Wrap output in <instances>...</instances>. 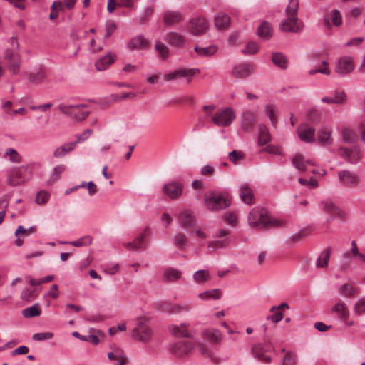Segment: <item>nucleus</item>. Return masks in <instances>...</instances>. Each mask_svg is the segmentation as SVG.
<instances>
[{"label":"nucleus","mask_w":365,"mask_h":365,"mask_svg":"<svg viewBox=\"0 0 365 365\" xmlns=\"http://www.w3.org/2000/svg\"><path fill=\"white\" fill-rule=\"evenodd\" d=\"M97 96L89 101L96 103L98 106H103L111 104L114 102H121L133 100L136 96V93H96Z\"/></svg>","instance_id":"1"},{"label":"nucleus","mask_w":365,"mask_h":365,"mask_svg":"<svg viewBox=\"0 0 365 365\" xmlns=\"http://www.w3.org/2000/svg\"><path fill=\"white\" fill-rule=\"evenodd\" d=\"M249 225L258 228L274 226L275 222L267 213L266 210L260 207L253 208L248 216Z\"/></svg>","instance_id":"2"},{"label":"nucleus","mask_w":365,"mask_h":365,"mask_svg":"<svg viewBox=\"0 0 365 365\" xmlns=\"http://www.w3.org/2000/svg\"><path fill=\"white\" fill-rule=\"evenodd\" d=\"M205 202L208 209L217 211L229 207L231 205V200L228 195L225 193H211L205 196Z\"/></svg>","instance_id":"3"},{"label":"nucleus","mask_w":365,"mask_h":365,"mask_svg":"<svg viewBox=\"0 0 365 365\" xmlns=\"http://www.w3.org/2000/svg\"><path fill=\"white\" fill-rule=\"evenodd\" d=\"M86 107H87V106L84 103L76 105L61 103L58 105V109L61 113L72 117L76 121H82L88 117L89 114L88 111H81L78 110L80 108Z\"/></svg>","instance_id":"4"},{"label":"nucleus","mask_w":365,"mask_h":365,"mask_svg":"<svg viewBox=\"0 0 365 365\" xmlns=\"http://www.w3.org/2000/svg\"><path fill=\"white\" fill-rule=\"evenodd\" d=\"M236 115L234 110L230 108L216 112L212 118V122L217 126L227 127L230 125Z\"/></svg>","instance_id":"5"},{"label":"nucleus","mask_w":365,"mask_h":365,"mask_svg":"<svg viewBox=\"0 0 365 365\" xmlns=\"http://www.w3.org/2000/svg\"><path fill=\"white\" fill-rule=\"evenodd\" d=\"M208 29L209 22L204 17L195 16L190 20L188 30L193 35H202L207 31Z\"/></svg>","instance_id":"6"},{"label":"nucleus","mask_w":365,"mask_h":365,"mask_svg":"<svg viewBox=\"0 0 365 365\" xmlns=\"http://www.w3.org/2000/svg\"><path fill=\"white\" fill-rule=\"evenodd\" d=\"M355 67L354 58L350 56L341 57L336 63L335 71L341 76L351 73Z\"/></svg>","instance_id":"7"},{"label":"nucleus","mask_w":365,"mask_h":365,"mask_svg":"<svg viewBox=\"0 0 365 365\" xmlns=\"http://www.w3.org/2000/svg\"><path fill=\"white\" fill-rule=\"evenodd\" d=\"M183 191V185L178 181H172L163 186L162 192L172 200L179 198Z\"/></svg>","instance_id":"8"},{"label":"nucleus","mask_w":365,"mask_h":365,"mask_svg":"<svg viewBox=\"0 0 365 365\" xmlns=\"http://www.w3.org/2000/svg\"><path fill=\"white\" fill-rule=\"evenodd\" d=\"M132 336L135 339L148 343L152 339V330L145 323L140 322L133 329Z\"/></svg>","instance_id":"9"},{"label":"nucleus","mask_w":365,"mask_h":365,"mask_svg":"<svg viewBox=\"0 0 365 365\" xmlns=\"http://www.w3.org/2000/svg\"><path fill=\"white\" fill-rule=\"evenodd\" d=\"M28 168L29 165L14 168L8 178L9 184L12 186H17L26 182L27 179L24 177V173L28 170Z\"/></svg>","instance_id":"10"},{"label":"nucleus","mask_w":365,"mask_h":365,"mask_svg":"<svg viewBox=\"0 0 365 365\" xmlns=\"http://www.w3.org/2000/svg\"><path fill=\"white\" fill-rule=\"evenodd\" d=\"M280 28L285 32L297 33L302 29L303 24L297 16H287V19L281 22Z\"/></svg>","instance_id":"11"},{"label":"nucleus","mask_w":365,"mask_h":365,"mask_svg":"<svg viewBox=\"0 0 365 365\" xmlns=\"http://www.w3.org/2000/svg\"><path fill=\"white\" fill-rule=\"evenodd\" d=\"M272 350V347L270 344H257L252 346V352L255 356L265 363H269L272 361L271 356L267 354V353L271 352Z\"/></svg>","instance_id":"12"},{"label":"nucleus","mask_w":365,"mask_h":365,"mask_svg":"<svg viewBox=\"0 0 365 365\" xmlns=\"http://www.w3.org/2000/svg\"><path fill=\"white\" fill-rule=\"evenodd\" d=\"M199 73V71L195 68H180L165 75L164 78L166 81L175 80L184 78L188 81L190 78Z\"/></svg>","instance_id":"13"},{"label":"nucleus","mask_w":365,"mask_h":365,"mask_svg":"<svg viewBox=\"0 0 365 365\" xmlns=\"http://www.w3.org/2000/svg\"><path fill=\"white\" fill-rule=\"evenodd\" d=\"M194 349V344L188 341H180L170 346V351L178 357H182Z\"/></svg>","instance_id":"14"},{"label":"nucleus","mask_w":365,"mask_h":365,"mask_svg":"<svg viewBox=\"0 0 365 365\" xmlns=\"http://www.w3.org/2000/svg\"><path fill=\"white\" fill-rule=\"evenodd\" d=\"M297 133L301 140L305 143H313L315 140V129L307 124L300 125Z\"/></svg>","instance_id":"15"},{"label":"nucleus","mask_w":365,"mask_h":365,"mask_svg":"<svg viewBox=\"0 0 365 365\" xmlns=\"http://www.w3.org/2000/svg\"><path fill=\"white\" fill-rule=\"evenodd\" d=\"M338 153L351 163H356L361 157V150L357 147H353L351 149L340 148Z\"/></svg>","instance_id":"16"},{"label":"nucleus","mask_w":365,"mask_h":365,"mask_svg":"<svg viewBox=\"0 0 365 365\" xmlns=\"http://www.w3.org/2000/svg\"><path fill=\"white\" fill-rule=\"evenodd\" d=\"M178 218L181 226L185 229L193 227L197 223L194 213L188 210L178 214Z\"/></svg>","instance_id":"17"},{"label":"nucleus","mask_w":365,"mask_h":365,"mask_svg":"<svg viewBox=\"0 0 365 365\" xmlns=\"http://www.w3.org/2000/svg\"><path fill=\"white\" fill-rule=\"evenodd\" d=\"M117 56L113 52H108L106 56L98 58L95 63L96 69L102 71L108 69L116 60Z\"/></svg>","instance_id":"18"},{"label":"nucleus","mask_w":365,"mask_h":365,"mask_svg":"<svg viewBox=\"0 0 365 365\" xmlns=\"http://www.w3.org/2000/svg\"><path fill=\"white\" fill-rule=\"evenodd\" d=\"M341 182L349 186H356L359 183V176L349 170H341L338 173Z\"/></svg>","instance_id":"19"},{"label":"nucleus","mask_w":365,"mask_h":365,"mask_svg":"<svg viewBox=\"0 0 365 365\" xmlns=\"http://www.w3.org/2000/svg\"><path fill=\"white\" fill-rule=\"evenodd\" d=\"M254 66L251 63H242L235 66L232 70V73L237 78H245L253 73Z\"/></svg>","instance_id":"20"},{"label":"nucleus","mask_w":365,"mask_h":365,"mask_svg":"<svg viewBox=\"0 0 365 365\" xmlns=\"http://www.w3.org/2000/svg\"><path fill=\"white\" fill-rule=\"evenodd\" d=\"M202 336L212 344L219 345L222 341V334L218 329L213 328L205 329L202 331Z\"/></svg>","instance_id":"21"},{"label":"nucleus","mask_w":365,"mask_h":365,"mask_svg":"<svg viewBox=\"0 0 365 365\" xmlns=\"http://www.w3.org/2000/svg\"><path fill=\"white\" fill-rule=\"evenodd\" d=\"M322 210L328 214H334L340 217H344L345 213L331 200H322L320 202Z\"/></svg>","instance_id":"22"},{"label":"nucleus","mask_w":365,"mask_h":365,"mask_svg":"<svg viewBox=\"0 0 365 365\" xmlns=\"http://www.w3.org/2000/svg\"><path fill=\"white\" fill-rule=\"evenodd\" d=\"M148 227L145 228L143 232L138 237H136L133 242L124 243V247L129 250L137 251L138 250L145 248V237Z\"/></svg>","instance_id":"23"},{"label":"nucleus","mask_w":365,"mask_h":365,"mask_svg":"<svg viewBox=\"0 0 365 365\" xmlns=\"http://www.w3.org/2000/svg\"><path fill=\"white\" fill-rule=\"evenodd\" d=\"M256 119V115L250 110H247L243 113L242 116L241 127L245 132H250L252 130L255 122Z\"/></svg>","instance_id":"24"},{"label":"nucleus","mask_w":365,"mask_h":365,"mask_svg":"<svg viewBox=\"0 0 365 365\" xmlns=\"http://www.w3.org/2000/svg\"><path fill=\"white\" fill-rule=\"evenodd\" d=\"M108 359H118V363L113 365H125L128 361L125 351L117 346L112 347V351L108 354Z\"/></svg>","instance_id":"25"},{"label":"nucleus","mask_w":365,"mask_h":365,"mask_svg":"<svg viewBox=\"0 0 365 365\" xmlns=\"http://www.w3.org/2000/svg\"><path fill=\"white\" fill-rule=\"evenodd\" d=\"M137 0H108L107 9L113 13L117 7L131 8Z\"/></svg>","instance_id":"26"},{"label":"nucleus","mask_w":365,"mask_h":365,"mask_svg":"<svg viewBox=\"0 0 365 365\" xmlns=\"http://www.w3.org/2000/svg\"><path fill=\"white\" fill-rule=\"evenodd\" d=\"M188 325L187 324H182L180 326L171 325L170 327V332L177 337L192 338V334L187 331Z\"/></svg>","instance_id":"27"},{"label":"nucleus","mask_w":365,"mask_h":365,"mask_svg":"<svg viewBox=\"0 0 365 365\" xmlns=\"http://www.w3.org/2000/svg\"><path fill=\"white\" fill-rule=\"evenodd\" d=\"M165 39L170 45L181 47L185 43V37L176 32H170L165 35Z\"/></svg>","instance_id":"28"},{"label":"nucleus","mask_w":365,"mask_h":365,"mask_svg":"<svg viewBox=\"0 0 365 365\" xmlns=\"http://www.w3.org/2000/svg\"><path fill=\"white\" fill-rule=\"evenodd\" d=\"M230 23V16L224 13L220 12L215 16V26L218 30L226 29Z\"/></svg>","instance_id":"29"},{"label":"nucleus","mask_w":365,"mask_h":365,"mask_svg":"<svg viewBox=\"0 0 365 365\" xmlns=\"http://www.w3.org/2000/svg\"><path fill=\"white\" fill-rule=\"evenodd\" d=\"M258 145L262 146L268 143L271 140V135L268 128L264 125L259 124L258 125Z\"/></svg>","instance_id":"30"},{"label":"nucleus","mask_w":365,"mask_h":365,"mask_svg":"<svg viewBox=\"0 0 365 365\" xmlns=\"http://www.w3.org/2000/svg\"><path fill=\"white\" fill-rule=\"evenodd\" d=\"M240 196L241 200L246 204L254 203V195L252 190L247 185H243L240 188Z\"/></svg>","instance_id":"31"},{"label":"nucleus","mask_w":365,"mask_h":365,"mask_svg":"<svg viewBox=\"0 0 365 365\" xmlns=\"http://www.w3.org/2000/svg\"><path fill=\"white\" fill-rule=\"evenodd\" d=\"M76 145L77 142L66 143L56 149L53 153V156L55 158H62L67 153L71 152L76 148Z\"/></svg>","instance_id":"32"},{"label":"nucleus","mask_w":365,"mask_h":365,"mask_svg":"<svg viewBox=\"0 0 365 365\" xmlns=\"http://www.w3.org/2000/svg\"><path fill=\"white\" fill-rule=\"evenodd\" d=\"M148 46V41L142 36L133 38L128 43L130 49H144Z\"/></svg>","instance_id":"33"},{"label":"nucleus","mask_w":365,"mask_h":365,"mask_svg":"<svg viewBox=\"0 0 365 365\" xmlns=\"http://www.w3.org/2000/svg\"><path fill=\"white\" fill-rule=\"evenodd\" d=\"M195 51L198 56L201 57H210L217 51V47L215 45H211L207 47L195 46Z\"/></svg>","instance_id":"34"},{"label":"nucleus","mask_w":365,"mask_h":365,"mask_svg":"<svg viewBox=\"0 0 365 365\" xmlns=\"http://www.w3.org/2000/svg\"><path fill=\"white\" fill-rule=\"evenodd\" d=\"M182 19V14L178 11H168L164 14L163 20L166 24L172 25L180 21Z\"/></svg>","instance_id":"35"},{"label":"nucleus","mask_w":365,"mask_h":365,"mask_svg":"<svg viewBox=\"0 0 365 365\" xmlns=\"http://www.w3.org/2000/svg\"><path fill=\"white\" fill-rule=\"evenodd\" d=\"M322 101L327 103L341 104L346 101V96L345 93H334L333 96L324 97Z\"/></svg>","instance_id":"36"},{"label":"nucleus","mask_w":365,"mask_h":365,"mask_svg":"<svg viewBox=\"0 0 365 365\" xmlns=\"http://www.w3.org/2000/svg\"><path fill=\"white\" fill-rule=\"evenodd\" d=\"M257 35L261 38L267 40L269 39L272 34V29L270 24L268 22H263L257 29Z\"/></svg>","instance_id":"37"},{"label":"nucleus","mask_w":365,"mask_h":365,"mask_svg":"<svg viewBox=\"0 0 365 365\" xmlns=\"http://www.w3.org/2000/svg\"><path fill=\"white\" fill-rule=\"evenodd\" d=\"M331 255V247H328L319 255L317 260V267L325 268L328 266L329 260Z\"/></svg>","instance_id":"38"},{"label":"nucleus","mask_w":365,"mask_h":365,"mask_svg":"<svg viewBox=\"0 0 365 365\" xmlns=\"http://www.w3.org/2000/svg\"><path fill=\"white\" fill-rule=\"evenodd\" d=\"M273 63L282 69H286L288 66L287 57L282 53H274L272 54Z\"/></svg>","instance_id":"39"},{"label":"nucleus","mask_w":365,"mask_h":365,"mask_svg":"<svg viewBox=\"0 0 365 365\" xmlns=\"http://www.w3.org/2000/svg\"><path fill=\"white\" fill-rule=\"evenodd\" d=\"M333 312L338 314V317L342 319H346L349 317V312L346 304L343 302H339L336 304L333 309Z\"/></svg>","instance_id":"40"},{"label":"nucleus","mask_w":365,"mask_h":365,"mask_svg":"<svg viewBox=\"0 0 365 365\" xmlns=\"http://www.w3.org/2000/svg\"><path fill=\"white\" fill-rule=\"evenodd\" d=\"M331 129L327 128H324L318 131L317 140L318 142L321 144L329 143L331 144L332 140L330 138L331 136Z\"/></svg>","instance_id":"41"},{"label":"nucleus","mask_w":365,"mask_h":365,"mask_svg":"<svg viewBox=\"0 0 365 365\" xmlns=\"http://www.w3.org/2000/svg\"><path fill=\"white\" fill-rule=\"evenodd\" d=\"M322 73L324 75L329 76L331 73L330 68L328 65V62L326 61H323L321 62L320 65L316 68H312L309 71V75H314L316 73Z\"/></svg>","instance_id":"42"},{"label":"nucleus","mask_w":365,"mask_h":365,"mask_svg":"<svg viewBox=\"0 0 365 365\" xmlns=\"http://www.w3.org/2000/svg\"><path fill=\"white\" fill-rule=\"evenodd\" d=\"M45 75L46 71L44 68H39L38 70L30 73L29 80L34 84H38L43 80Z\"/></svg>","instance_id":"43"},{"label":"nucleus","mask_w":365,"mask_h":365,"mask_svg":"<svg viewBox=\"0 0 365 365\" xmlns=\"http://www.w3.org/2000/svg\"><path fill=\"white\" fill-rule=\"evenodd\" d=\"M222 296V292L220 289H215L212 290L205 291L204 292L200 293L198 297L202 299H218Z\"/></svg>","instance_id":"44"},{"label":"nucleus","mask_w":365,"mask_h":365,"mask_svg":"<svg viewBox=\"0 0 365 365\" xmlns=\"http://www.w3.org/2000/svg\"><path fill=\"white\" fill-rule=\"evenodd\" d=\"M180 277L181 272L175 269L169 268L164 272V278L167 282H174L179 279Z\"/></svg>","instance_id":"45"},{"label":"nucleus","mask_w":365,"mask_h":365,"mask_svg":"<svg viewBox=\"0 0 365 365\" xmlns=\"http://www.w3.org/2000/svg\"><path fill=\"white\" fill-rule=\"evenodd\" d=\"M22 314L26 318L38 317L41 314V310L38 304L27 307L22 310Z\"/></svg>","instance_id":"46"},{"label":"nucleus","mask_w":365,"mask_h":365,"mask_svg":"<svg viewBox=\"0 0 365 365\" xmlns=\"http://www.w3.org/2000/svg\"><path fill=\"white\" fill-rule=\"evenodd\" d=\"M93 238L91 235H86L76 240L69 242L74 247H85L92 244Z\"/></svg>","instance_id":"47"},{"label":"nucleus","mask_w":365,"mask_h":365,"mask_svg":"<svg viewBox=\"0 0 365 365\" xmlns=\"http://www.w3.org/2000/svg\"><path fill=\"white\" fill-rule=\"evenodd\" d=\"M299 7V0H289L286 8L287 16H297Z\"/></svg>","instance_id":"48"},{"label":"nucleus","mask_w":365,"mask_h":365,"mask_svg":"<svg viewBox=\"0 0 365 365\" xmlns=\"http://www.w3.org/2000/svg\"><path fill=\"white\" fill-rule=\"evenodd\" d=\"M309 235V230L307 228H303L300 230L299 232L292 235L289 238V242L292 243H295L302 240L304 237H307Z\"/></svg>","instance_id":"49"},{"label":"nucleus","mask_w":365,"mask_h":365,"mask_svg":"<svg viewBox=\"0 0 365 365\" xmlns=\"http://www.w3.org/2000/svg\"><path fill=\"white\" fill-rule=\"evenodd\" d=\"M193 278L196 282L200 283L209 280L210 277L207 270L201 269L194 274Z\"/></svg>","instance_id":"50"},{"label":"nucleus","mask_w":365,"mask_h":365,"mask_svg":"<svg viewBox=\"0 0 365 365\" xmlns=\"http://www.w3.org/2000/svg\"><path fill=\"white\" fill-rule=\"evenodd\" d=\"M270 312L272 314L268 316L267 319L272 320L273 323H277L283 319V313L277 308V306L272 307Z\"/></svg>","instance_id":"51"},{"label":"nucleus","mask_w":365,"mask_h":365,"mask_svg":"<svg viewBox=\"0 0 365 365\" xmlns=\"http://www.w3.org/2000/svg\"><path fill=\"white\" fill-rule=\"evenodd\" d=\"M193 103V99L191 96H185L182 97L173 98L168 101L169 104L176 103L179 105H190Z\"/></svg>","instance_id":"52"},{"label":"nucleus","mask_w":365,"mask_h":365,"mask_svg":"<svg viewBox=\"0 0 365 365\" xmlns=\"http://www.w3.org/2000/svg\"><path fill=\"white\" fill-rule=\"evenodd\" d=\"M7 66L12 74H16L20 66L19 56H15L13 60L9 61Z\"/></svg>","instance_id":"53"},{"label":"nucleus","mask_w":365,"mask_h":365,"mask_svg":"<svg viewBox=\"0 0 365 365\" xmlns=\"http://www.w3.org/2000/svg\"><path fill=\"white\" fill-rule=\"evenodd\" d=\"M37 297L35 289H24L21 294V298L26 302H31Z\"/></svg>","instance_id":"54"},{"label":"nucleus","mask_w":365,"mask_h":365,"mask_svg":"<svg viewBox=\"0 0 365 365\" xmlns=\"http://www.w3.org/2000/svg\"><path fill=\"white\" fill-rule=\"evenodd\" d=\"M5 155L9 157L10 161L18 163L21 161V157L18 152L14 148H8L5 152Z\"/></svg>","instance_id":"55"},{"label":"nucleus","mask_w":365,"mask_h":365,"mask_svg":"<svg viewBox=\"0 0 365 365\" xmlns=\"http://www.w3.org/2000/svg\"><path fill=\"white\" fill-rule=\"evenodd\" d=\"M340 292L346 297H351L355 294L356 289L352 285L344 284L341 287Z\"/></svg>","instance_id":"56"},{"label":"nucleus","mask_w":365,"mask_h":365,"mask_svg":"<svg viewBox=\"0 0 365 365\" xmlns=\"http://www.w3.org/2000/svg\"><path fill=\"white\" fill-rule=\"evenodd\" d=\"M187 237L185 234L178 233L174 237L175 245L180 249H182L187 244Z\"/></svg>","instance_id":"57"},{"label":"nucleus","mask_w":365,"mask_h":365,"mask_svg":"<svg viewBox=\"0 0 365 365\" xmlns=\"http://www.w3.org/2000/svg\"><path fill=\"white\" fill-rule=\"evenodd\" d=\"M292 164L299 170H306L305 163L304 162L303 157L301 155H297L292 159Z\"/></svg>","instance_id":"58"},{"label":"nucleus","mask_w":365,"mask_h":365,"mask_svg":"<svg viewBox=\"0 0 365 365\" xmlns=\"http://www.w3.org/2000/svg\"><path fill=\"white\" fill-rule=\"evenodd\" d=\"M259 51V46L255 42H249L245 48L242 50L244 54L252 55L257 53Z\"/></svg>","instance_id":"59"},{"label":"nucleus","mask_w":365,"mask_h":365,"mask_svg":"<svg viewBox=\"0 0 365 365\" xmlns=\"http://www.w3.org/2000/svg\"><path fill=\"white\" fill-rule=\"evenodd\" d=\"M228 245V242L226 240H217L215 241L210 242L208 244V248L211 250V251H214L218 248H222L226 247Z\"/></svg>","instance_id":"60"},{"label":"nucleus","mask_w":365,"mask_h":365,"mask_svg":"<svg viewBox=\"0 0 365 365\" xmlns=\"http://www.w3.org/2000/svg\"><path fill=\"white\" fill-rule=\"evenodd\" d=\"M265 112L267 115L269 117L272 124L275 126L277 123V118L274 115V108L273 105H267L265 106Z\"/></svg>","instance_id":"61"},{"label":"nucleus","mask_w":365,"mask_h":365,"mask_svg":"<svg viewBox=\"0 0 365 365\" xmlns=\"http://www.w3.org/2000/svg\"><path fill=\"white\" fill-rule=\"evenodd\" d=\"M52 12L51 13L49 17L51 19H55L58 17V11L63 10V4L62 1H54L51 6Z\"/></svg>","instance_id":"62"},{"label":"nucleus","mask_w":365,"mask_h":365,"mask_svg":"<svg viewBox=\"0 0 365 365\" xmlns=\"http://www.w3.org/2000/svg\"><path fill=\"white\" fill-rule=\"evenodd\" d=\"M229 160L234 164H237V162L244 158V155L241 151L232 150L228 155Z\"/></svg>","instance_id":"63"},{"label":"nucleus","mask_w":365,"mask_h":365,"mask_svg":"<svg viewBox=\"0 0 365 365\" xmlns=\"http://www.w3.org/2000/svg\"><path fill=\"white\" fill-rule=\"evenodd\" d=\"M354 311L357 314H362L365 313V299L362 298L359 299L355 306Z\"/></svg>","instance_id":"64"}]
</instances>
